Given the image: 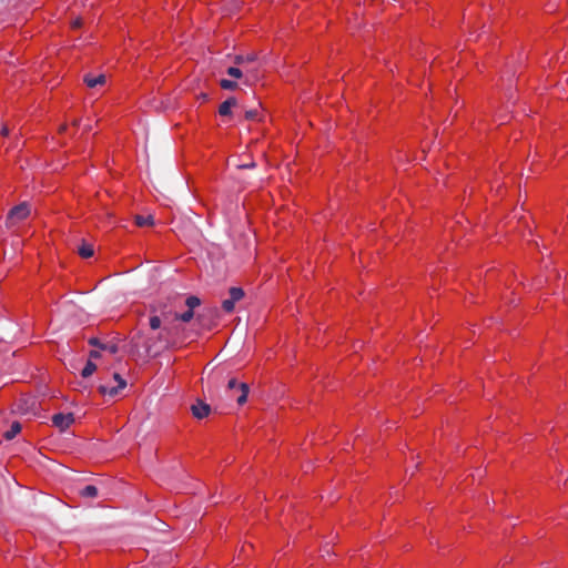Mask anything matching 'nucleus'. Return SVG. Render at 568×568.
Here are the masks:
<instances>
[{"mask_svg":"<svg viewBox=\"0 0 568 568\" xmlns=\"http://www.w3.org/2000/svg\"><path fill=\"white\" fill-rule=\"evenodd\" d=\"M74 423V415L72 413H59L52 416V424L60 432H64Z\"/></svg>","mask_w":568,"mask_h":568,"instance_id":"nucleus-6","label":"nucleus"},{"mask_svg":"<svg viewBox=\"0 0 568 568\" xmlns=\"http://www.w3.org/2000/svg\"><path fill=\"white\" fill-rule=\"evenodd\" d=\"M30 206L27 202L12 207L7 215V225L13 226L30 215Z\"/></svg>","mask_w":568,"mask_h":568,"instance_id":"nucleus-1","label":"nucleus"},{"mask_svg":"<svg viewBox=\"0 0 568 568\" xmlns=\"http://www.w3.org/2000/svg\"><path fill=\"white\" fill-rule=\"evenodd\" d=\"M174 313L175 312H172V311H162L160 317L162 318V321H164V323H171V322L175 321L173 318Z\"/></svg>","mask_w":568,"mask_h":568,"instance_id":"nucleus-23","label":"nucleus"},{"mask_svg":"<svg viewBox=\"0 0 568 568\" xmlns=\"http://www.w3.org/2000/svg\"><path fill=\"white\" fill-rule=\"evenodd\" d=\"M237 104V100L234 97L225 100L219 108V113L222 116H227L231 114V109Z\"/></svg>","mask_w":568,"mask_h":568,"instance_id":"nucleus-9","label":"nucleus"},{"mask_svg":"<svg viewBox=\"0 0 568 568\" xmlns=\"http://www.w3.org/2000/svg\"><path fill=\"white\" fill-rule=\"evenodd\" d=\"M72 124H73L74 126H78V125L80 124V120H79V119H75V120L72 122Z\"/></svg>","mask_w":568,"mask_h":568,"instance_id":"nucleus-33","label":"nucleus"},{"mask_svg":"<svg viewBox=\"0 0 568 568\" xmlns=\"http://www.w3.org/2000/svg\"><path fill=\"white\" fill-rule=\"evenodd\" d=\"M92 129L91 124H85L83 130L84 132H89Z\"/></svg>","mask_w":568,"mask_h":568,"instance_id":"nucleus-32","label":"nucleus"},{"mask_svg":"<svg viewBox=\"0 0 568 568\" xmlns=\"http://www.w3.org/2000/svg\"><path fill=\"white\" fill-rule=\"evenodd\" d=\"M21 432V424L19 422H13L10 428L3 434L7 440L13 439Z\"/></svg>","mask_w":568,"mask_h":568,"instance_id":"nucleus-10","label":"nucleus"},{"mask_svg":"<svg viewBox=\"0 0 568 568\" xmlns=\"http://www.w3.org/2000/svg\"><path fill=\"white\" fill-rule=\"evenodd\" d=\"M237 63H241L243 61V58L242 57H236V60H235Z\"/></svg>","mask_w":568,"mask_h":568,"instance_id":"nucleus-35","label":"nucleus"},{"mask_svg":"<svg viewBox=\"0 0 568 568\" xmlns=\"http://www.w3.org/2000/svg\"><path fill=\"white\" fill-rule=\"evenodd\" d=\"M101 349L108 351L111 354H115V353H118V345H115V344H105V345L101 346Z\"/></svg>","mask_w":568,"mask_h":568,"instance_id":"nucleus-26","label":"nucleus"},{"mask_svg":"<svg viewBox=\"0 0 568 568\" xmlns=\"http://www.w3.org/2000/svg\"><path fill=\"white\" fill-rule=\"evenodd\" d=\"M82 24V20L80 18H77L72 21L71 27L73 30L78 29Z\"/></svg>","mask_w":568,"mask_h":568,"instance_id":"nucleus-29","label":"nucleus"},{"mask_svg":"<svg viewBox=\"0 0 568 568\" xmlns=\"http://www.w3.org/2000/svg\"><path fill=\"white\" fill-rule=\"evenodd\" d=\"M105 80L106 79L104 74H99L97 77L85 74L83 78L84 83L91 89L97 88L98 85H103L105 83Z\"/></svg>","mask_w":568,"mask_h":568,"instance_id":"nucleus-8","label":"nucleus"},{"mask_svg":"<svg viewBox=\"0 0 568 568\" xmlns=\"http://www.w3.org/2000/svg\"><path fill=\"white\" fill-rule=\"evenodd\" d=\"M223 377H224L223 372L216 371L212 375L209 376V382L215 384V383L220 382V379H222Z\"/></svg>","mask_w":568,"mask_h":568,"instance_id":"nucleus-25","label":"nucleus"},{"mask_svg":"<svg viewBox=\"0 0 568 568\" xmlns=\"http://www.w3.org/2000/svg\"><path fill=\"white\" fill-rule=\"evenodd\" d=\"M39 408V403L33 396H22L17 402V409L21 414H36Z\"/></svg>","mask_w":568,"mask_h":568,"instance_id":"nucleus-3","label":"nucleus"},{"mask_svg":"<svg viewBox=\"0 0 568 568\" xmlns=\"http://www.w3.org/2000/svg\"><path fill=\"white\" fill-rule=\"evenodd\" d=\"M255 166H256V164L254 161H251L248 163H241V164L236 165L237 169H253Z\"/></svg>","mask_w":568,"mask_h":568,"instance_id":"nucleus-28","label":"nucleus"},{"mask_svg":"<svg viewBox=\"0 0 568 568\" xmlns=\"http://www.w3.org/2000/svg\"><path fill=\"white\" fill-rule=\"evenodd\" d=\"M134 221H135V224L140 227H143V226H151L154 224V217L153 215H146V216H143V215H135L134 216Z\"/></svg>","mask_w":568,"mask_h":568,"instance_id":"nucleus-11","label":"nucleus"},{"mask_svg":"<svg viewBox=\"0 0 568 568\" xmlns=\"http://www.w3.org/2000/svg\"><path fill=\"white\" fill-rule=\"evenodd\" d=\"M201 304V301L197 296L191 295L185 300V305L187 306V310L193 311L195 307H197Z\"/></svg>","mask_w":568,"mask_h":568,"instance_id":"nucleus-18","label":"nucleus"},{"mask_svg":"<svg viewBox=\"0 0 568 568\" xmlns=\"http://www.w3.org/2000/svg\"><path fill=\"white\" fill-rule=\"evenodd\" d=\"M230 300H232L233 302H239L240 300L243 298L244 296V291L241 288V287H231L230 291Z\"/></svg>","mask_w":568,"mask_h":568,"instance_id":"nucleus-15","label":"nucleus"},{"mask_svg":"<svg viewBox=\"0 0 568 568\" xmlns=\"http://www.w3.org/2000/svg\"><path fill=\"white\" fill-rule=\"evenodd\" d=\"M78 253L83 258L91 257L94 253L93 245L83 242L82 245L78 248Z\"/></svg>","mask_w":568,"mask_h":568,"instance_id":"nucleus-12","label":"nucleus"},{"mask_svg":"<svg viewBox=\"0 0 568 568\" xmlns=\"http://www.w3.org/2000/svg\"><path fill=\"white\" fill-rule=\"evenodd\" d=\"M235 302L230 298H226L222 302V307L225 312L231 313L234 311Z\"/></svg>","mask_w":568,"mask_h":568,"instance_id":"nucleus-22","label":"nucleus"},{"mask_svg":"<svg viewBox=\"0 0 568 568\" xmlns=\"http://www.w3.org/2000/svg\"><path fill=\"white\" fill-rule=\"evenodd\" d=\"M258 115H260V111L256 108L245 111V119L246 120H250V121L257 120Z\"/></svg>","mask_w":568,"mask_h":568,"instance_id":"nucleus-20","label":"nucleus"},{"mask_svg":"<svg viewBox=\"0 0 568 568\" xmlns=\"http://www.w3.org/2000/svg\"><path fill=\"white\" fill-rule=\"evenodd\" d=\"M192 414L195 418L202 419L211 413V406L202 400H197L196 404L191 407Z\"/></svg>","mask_w":568,"mask_h":568,"instance_id":"nucleus-7","label":"nucleus"},{"mask_svg":"<svg viewBox=\"0 0 568 568\" xmlns=\"http://www.w3.org/2000/svg\"><path fill=\"white\" fill-rule=\"evenodd\" d=\"M81 497L95 498L98 496V488L93 485H88L79 491Z\"/></svg>","mask_w":568,"mask_h":568,"instance_id":"nucleus-13","label":"nucleus"},{"mask_svg":"<svg viewBox=\"0 0 568 568\" xmlns=\"http://www.w3.org/2000/svg\"><path fill=\"white\" fill-rule=\"evenodd\" d=\"M89 344H90L91 346L98 347V348H100V349H101V346L105 345L104 343H101L97 337H91V338L89 339Z\"/></svg>","mask_w":568,"mask_h":568,"instance_id":"nucleus-27","label":"nucleus"},{"mask_svg":"<svg viewBox=\"0 0 568 568\" xmlns=\"http://www.w3.org/2000/svg\"><path fill=\"white\" fill-rule=\"evenodd\" d=\"M97 371V365L91 361L89 359L85 364V366L83 367L82 372H81V376L83 378H88L90 377L94 372Z\"/></svg>","mask_w":568,"mask_h":568,"instance_id":"nucleus-14","label":"nucleus"},{"mask_svg":"<svg viewBox=\"0 0 568 568\" xmlns=\"http://www.w3.org/2000/svg\"><path fill=\"white\" fill-rule=\"evenodd\" d=\"M241 3L240 0H230L225 7V11L230 14L234 13L240 9Z\"/></svg>","mask_w":568,"mask_h":568,"instance_id":"nucleus-17","label":"nucleus"},{"mask_svg":"<svg viewBox=\"0 0 568 568\" xmlns=\"http://www.w3.org/2000/svg\"><path fill=\"white\" fill-rule=\"evenodd\" d=\"M65 130H67V125L65 124L60 126V132H64Z\"/></svg>","mask_w":568,"mask_h":568,"instance_id":"nucleus-34","label":"nucleus"},{"mask_svg":"<svg viewBox=\"0 0 568 568\" xmlns=\"http://www.w3.org/2000/svg\"><path fill=\"white\" fill-rule=\"evenodd\" d=\"M89 357H90L91 361L95 359V358L100 357V353L98 351H91L89 353Z\"/></svg>","mask_w":568,"mask_h":568,"instance_id":"nucleus-30","label":"nucleus"},{"mask_svg":"<svg viewBox=\"0 0 568 568\" xmlns=\"http://www.w3.org/2000/svg\"><path fill=\"white\" fill-rule=\"evenodd\" d=\"M113 381L116 383L115 387H110V384H101L98 387L99 392L104 396L114 397L126 387V381L120 374L114 373Z\"/></svg>","mask_w":568,"mask_h":568,"instance_id":"nucleus-2","label":"nucleus"},{"mask_svg":"<svg viewBox=\"0 0 568 568\" xmlns=\"http://www.w3.org/2000/svg\"><path fill=\"white\" fill-rule=\"evenodd\" d=\"M194 316V313L193 311L191 310H187L186 312L180 314V313H174L173 315V318L176 320V321H182V322H190Z\"/></svg>","mask_w":568,"mask_h":568,"instance_id":"nucleus-16","label":"nucleus"},{"mask_svg":"<svg viewBox=\"0 0 568 568\" xmlns=\"http://www.w3.org/2000/svg\"><path fill=\"white\" fill-rule=\"evenodd\" d=\"M141 349L144 351L145 355H150L152 352V346L149 338L144 337L143 334L138 333L131 339V351L134 353H140Z\"/></svg>","mask_w":568,"mask_h":568,"instance_id":"nucleus-4","label":"nucleus"},{"mask_svg":"<svg viewBox=\"0 0 568 568\" xmlns=\"http://www.w3.org/2000/svg\"><path fill=\"white\" fill-rule=\"evenodd\" d=\"M226 73L232 77V78H236V79H240L242 77V71L241 69L236 68V67H230L227 70H226Z\"/></svg>","mask_w":568,"mask_h":568,"instance_id":"nucleus-24","label":"nucleus"},{"mask_svg":"<svg viewBox=\"0 0 568 568\" xmlns=\"http://www.w3.org/2000/svg\"><path fill=\"white\" fill-rule=\"evenodd\" d=\"M220 85L224 90H235L237 88V83L235 81L227 80V79H222L220 81Z\"/></svg>","mask_w":568,"mask_h":568,"instance_id":"nucleus-19","label":"nucleus"},{"mask_svg":"<svg viewBox=\"0 0 568 568\" xmlns=\"http://www.w3.org/2000/svg\"><path fill=\"white\" fill-rule=\"evenodd\" d=\"M1 134L4 135V136H7L9 134V128L7 125H2Z\"/></svg>","mask_w":568,"mask_h":568,"instance_id":"nucleus-31","label":"nucleus"},{"mask_svg":"<svg viewBox=\"0 0 568 568\" xmlns=\"http://www.w3.org/2000/svg\"><path fill=\"white\" fill-rule=\"evenodd\" d=\"M227 388L230 390L236 389V388L240 390V395L236 398V403L239 405H243V404L246 403L247 395H248V392H250L248 385L246 383H237L236 378L232 377L227 382Z\"/></svg>","mask_w":568,"mask_h":568,"instance_id":"nucleus-5","label":"nucleus"},{"mask_svg":"<svg viewBox=\"0 0 568 568\" xmlns=\"http://www.w3.org/2000/svg\"><path fill=\"white\" fill-rule=\"evenodd\" d=\"M162 318L158 315L150 317V327L152 329H158L161 327Z\"/></svg>","mask_w":568,"mask_h":568,"instance_id":"nucleus-21","label":"nucleus"}]
</instances>
